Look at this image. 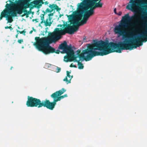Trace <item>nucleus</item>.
Returning <instances> with one entry per match:
<instances>
[{"instance_id": "1", "label": "nucleus", "mask_w": 147, "mask_h": 147, "mask_svg": "<svg viewBox=\"0 0 147 147\" xmlns=\"http://www.w3.org/2000/svg\"><path fill=\"white\" fill-rule=\"evenodd\" d=\"M135 20V22L132 25L134 26H138L140 24L144 28L147 26V23L142 22L138 18V16L135 14L131 17L128 13H127L122 18L120 23L116 25L114 28V31L116 34L118 35V36H123L124 40L123 42H120L118 44L119 49L117 51L121 52V51L125 50L133 49L143 45V42L147 41V30L144 33L141 34L140 37L131 40L130 38H133L134 35L131 32H126L125 29L127 27V22L128 21Z\"/></svg>"}, {"instance_id": "2", "label": "nucleus", "mask_w": 147, "mask_h": 147, "mask_svg": "<svg viewBox=\"0 0 147 147\" xmlns=\"http://www.w3.org/2000/svg\"><path fill=\"white\" fill-rule=\"evenodd\" d=\"M92 44H88L87 49L82 51L81 53L75 55L74 51L72 54L70 53L69 56H65L64 60L66 62H71L77 60L79 57L80 59H83L86 61L90 60L94 57L96 56L106 55L111 53L117 51L119 49L118 44L111 42L105 41L101 40L94 41Z\"/></svg>"}, {"instance_id": "3", "label": "nucleus", "mask_w": 147, "mask_h": 147, "mask_svg": "<svg viewBox=\"0 0 147 147\" xmlns=\"http://www.w3.org/2000/svg\"><path fill=\"white\" fill-rule=\"evenodd\" d=\"M64 98L63 95L54 97L52 98L53 99V102H51L47 99L41 101L39 99L28 96L26 105L28 107H37L38 108L43 106L50 110H53L54 108L56 102Z\"/></svg>"}, {"instance_id": "4", "label": "nucleus", "mask_w": 147, "mask_h": 147, "mask_svg": "<svg viewBox=\"0 0 147 147\" xmlns=\"http://www.w3.org/2000/svg\"><path fill=\"white\" fill-rule=\"evenodd\" d=\"M63 26V29L56 28L53 32L49 34L48 38L54 43L60 38L61 35H64L66 33L72 34L78 30V27L76 26H73L67 23L64 24Z\"/></svg>"}, {"instance_id": "5", "label": "nucleus", "mask_w": 147, "mask_h": 147, "mask_svg": "<svg viewBox=\"0 0 147 147\" xmlns=\"http://www.w3.org/2000/svg\"><path fill=\"white\" fill-rule=\"evenodd\" d=\"M35 39L36 42L34 45L39 51L46 55L55 52V49L49 45L50 44L53 42L48 37L40 38L39 37H36Z\"/></svg>"}, {"instance_id": "6", "label": "nucleus", "mask_w": 147, "mask_h": 147, "mask_svg": "<svg viewBox=\"0 0 147 147\" xmlns=\"http://www.w3.org/2000/svg\"><path fill=\"white\" fill-rule=\"evenodd\" d=\"M129 3L126 6L127 9L136 13H146L144 11L147 8V0H130Z\"/></svg>"}, {"instance_id": "7", "label": "nucleus", "mask_w": 147, "mask_h": 147, "mask_svg": "<svg viewBox=\"0 0 147 147\" xmlns=\"http://www.w3.org/2000/svg\"><path fill=\"white\" fill-rule=\"evenodd\" d=\"M59 49L63 50V53H66L67 55V56H69L70 53L72 54L73 50L72 49L71 46H68L65 41L59 45Z\"/></svg>"}, {"instance_id": "8", "label": "nucleus", "mask_w": 147, "mask_h": 147, "mask_svg": "<svg viewBox=\"0 0 147 147\" xmlns=\"http://www.w3.org/2000/svg\"><path fill=\"white\" fill-rule=\"evenodd\" d=\"M20 3L22 7H20L16 4V6H14L13 9L10 10L8 12L9 14H11V16L13 17H16L17 14H21L23 13V6L21 5V3Z\"/></svg>"}, {"instance_id": "9", "label": "nucleus", "mask_w": 147, "mask_h": 147, "mask_svg": "<svg viewBox=\"0 0 147 147\" xmlns=\"http://www.w3.org/2000/svg\"><path fill=\"white\" fill-rule=\"evenodd\" d=\"M31 0H19V2L21 3V5L23 6V12L24 14L22 16H28L29 14V12L26 9L27 8L29 7V2Z\"/></svg>"}, {"instance_id": "10", "label": "nucleus", "mask_w": 147, "mask_h": 147, "mask_svg": "<svg viewBox=\"0 0 147 147\" xmlns=\"http://www.w3.org/2000/svg\"><path fill=\"white\" fill-rule=\"evenodd\" d=\"M82 17V14H79L78 17L72 20L71 22V24H73L74 26H76L78 28V26L83 25L84 24H83V22H82L84 19V18L83 19L81 20Z\"/></svg>"}, {"instance_id": "11", "label": "nucleus", "mask_w": 147, "mask_h": 147, "mask_svg": "<svg viewBox=\"0 0 147 147\" xmlns=\"http://www.w3.org/2000/svg\"><path fill=\"white\" fill-rule=\"evenodd\" d=\"M66 91V90L64 88H62L61 90L57 91L53 93L51 95V98H53L54 97H56L57 96H60L65 92Z\"/></svg>"}, {"instance_id": "12", "label": "nucleus", "mask_w": 147, "mask_h": 147, "mask_svg": "<svg viewBox=\"0 0 147 147\" xmlns=\"http://www.w3.org/2000/svg\"><path fill=\"white\" fill-rule=\"evenodd\" d=\"M9 1L10 2L11 4H9L7 3L5 5V7L8 10V13L9 11L12 9H13V8L14 6H16V4H15L14 2H12L11 0H9Z\"/></svg>"}, {"instance_id": "13", "label": "nucleus", "mask_w": 147, "mask_h": 147, "mask_svg": "<svg viewBox=\"0 0 147 147\" xmlns=\"http://www.w3.org/2000/svg\"><path fill=\"white\" fill-rule=\"evenodd\" d=\"M70 72L68 71H67V76L63 80V81L66 82L67 84L71 83V80L73 77V76H71L70 75Z\"/></svg>"}, {"instance_id": "14", "label": "nucleus", "mask_w": 147, "mask_h": 147, "mask_svg": "<svg viewBox=\"0 0 147 147\" xmlns=\"http://www.w3.org/2000/svg\"><path fill=\"white\" fill-rule=\"evenodd\" d=\"M44 15L43 14H42L41 16V20L42 21L40 22V23L42 24L43 22L44 23L45 26H51V24H52V22H48V20L47 19H46V21L45 20L44 21Z\"/></svg>"}, {"instance_id": "15", "label": "nucleus", "mask_w": 147, "mask_h": 147, "mask_svg": "<svg viewBox=\"0 0 147 147\" xmlns=\"http://www.w3.org/2000/svg\"><path fill=\"white\" fill-rule=\"evenodd\" d=\"M80 60H76L74 61L78 63V68L79 69H82L84 68V66L82 63L81 62H80Z\"/></svg>"}, {"instance_id": "16", "label": "nucleus", "mask_w": 147, "mask_h": 147, "mask_svg": "<svg viewBox=\"0 0 147 147\" xmlns=\"http://www.w3.org/2000/svg\"><path fill=\"white\" fill-rule=\"evenodd\" d=\"M100 0L98 2L94 3V4L97 7H102V4L100 2Z\"/></svg>"}, {"instance_id": "17", "label": "nucleus", "mask_w": 147, "mask_h": 147, "mask_svg": "<svg viewBox=\"0 0 147 147\" xmlns=\"http://www.w3.org/2000/svg\"><path fill=\"white\" fill-rule=\"evenodd\" d=\"M9 16H8V22L9 23H11L13 21V20L12 18V17L13 16H11V14H9Z\"/></svg>"}, {"instance_id": "18", "label": "nucleus", "mask_w": 147, "mask_h": 147, "mask_svg": "<svg viewBox=\"0 0 147 147\" xmlns=\"http://www.w3.org/2000/svg\"><path fill=\"white\" fill-rule=\"evenodd\" d=\"M17 32H19L20 34H23L24 35H25V33L26 32L25 29H24L23 31H20L17 30H16Z\"/></svg>"}, {"instance_id": "19", "label": "nucleus", "mask_w": 147, "mask_h": 147, "mask_svg": "<svg viewBox=\"0 0 147 147\" xmlns=\"http://www.w3.org/2000/svg\"><path fill=\"white\" fill-rule=\"evenodd\" d=\"M56 4H53L52 5L50 4L49 7L51 9V10H53V11L55 9V5Z\"/></svg>"}, {"instance_id": "20", "label": "nucleus", "mask_w": 147, "mask_h": 147, "mask_svg": "<svg viewBox=\"0 0 147 147\" xmlns=\"http://www.w3.org/2000/svg\"><path fill=\"white\" fill-rule=\"evenodd\" d=\"M99 0H85V1H89V2H92L94 3H96Z\"/></svg>"}, {"instance_id": "21", "label": "nucleus", "mask_w": 147, "mask_h": 147, "mask_svg": "<svg viewBox=\"0 0 147 147\" xmlns=\"http://www.w3.org/2000/svg\"><path fill=\"white\" fill-rule=\"evenodd\" d=\"M61 8H59V7L56 4L55 5V9H56L57 11H59L61 10Z\"/></svg>"}, {"instance_id": "22", "label": "nucleus", "mask_w": 147, "mask_h": 147, "mask_svg": "<svg viewBox=\"0 0 147 147\" xmlns=\"http://www.w3.org/2000/svg\"><path fill=\"white\" fill-rule=\"evenodd\" d=\"M31 3H33L34 4L37 5L38 3V2L37 1H35L33 2H31Z\"/></svg>"}, {"instance_id": "23", "label": "nucleus", "mask_w": 147, "mask_h": 147, "mask_svg": "<svg viewBox=\"0 0 147 147\" xmlns=\"http://www.w3.org/2000/svg\"><path fill=\"white\" fill-rule=\"evenodd\" d=\"M5 29H9L11 30L13 29V28L11 26H6L5 27Z\"/></svg>"}, {"instance_id": "24", "label": "nucleus", "mask_w": 147, "mask_h": 147, "mask_svg": "<svg viewBox=\"0 0 147 147\" xmlns=\"http://www.w3.org/2000/svg\"><path fill=\"white\" fill-rule=\"evenodd\" d=\"M53 11V10L49 9V8H47L46 10L48 13H51Z\"/></svg>"}, {"instance_id": "25", "label": "nucleus", "mask_w": 147, "mask_h": 147, "mask_svg": "<svg viewBox=\"0 0 147 147\" xmlns=\"http://www.w3.org/2000/svg\"><path fill=\"white\" fill-rule=\"evenodd\" d=\"M57 71H56V72L57 73H59L60 71L61 70V68L58 67H57Z\"/></svg>"}, {"instance_id": "26", "label": "nucleus", "mask_w": 147, "mask_h": 147, "mask_svg": "<svg viewBox=\"0 0 147 147\" xmlns=\"http://www.w3.org/2000/svg\"><path fill=\"white\" fill-rule=\"evenodd\" d=\"M70 67H74L75 68H76L77 66L76 65L73 64V63H71L70 64L69 66Z\"/></svg>"}, {"instance_id": "27", "label": "nucleus", "mask_w": 147, "mask_h": 147, "mask_svg": "<svg viewBox=\"0 0 147 147\" xmlns=\"http://www.w3.org/2000/svg\"><path fill=\"white\" fill-rule=\"evenodd\" d=\"M6 13L5 12H2L1 13V16L3 17H4L5 16Z\"/></svg>"}, {"instance_id": "28", "label": "nucleus", "mask_w": 147, "mask_h": 147, "mask_svg": "<svg viewBox=\"0 0 147 147\" xmlns=\"http://www.w3.org/2000/svg\"><path fill=\"white\" fill-rule=\"evenodd\" d=\"M77 52V54L76 55H78L79 54H80L81 53V50H78L76 51Z\"/></svg>"}, {"instance_id": "29", "label": "nucleus", "mask_w": 147, "mask_h": 147, "mask_svg": "<svg viewBox=\"0 0 147 147\" xmlns=\"http://www.w3.org/2000/svg\"><path fill=\"white\" fill-rule=\"evenodd\" d=\"M18 41L19 43L21 44L22 43V42H23V39H20L18 40Z\"/></svg>"}, {"instance_id": "30", "label": "nucleus", "mask_w": 147, "mask_h": 147, "mask_svg": "<svg viewBox=\"0 0 147 147\" xmlns=\"http://www.w3.org/2000/svg\"><path fill=\"white\" fill-rule=\"evenodd\" d=\"M122 12L121 11H119L118 13H117L116 14L118 16H120L122 14Z\"/></svg>"}, {"instance_id": "31", "label": "nucleus", "mask_w": 147, "mask_h": 147, "mask_svg": "<svg viewBox=\"0 0 147 147\" xmlns=\"http://www.w3.org/2000/svg\"><path fill=\"white\" fill-rule=\"evenodd\" d=\"M114 13L116 14L117 13L116 12V8H115L114 9Z\"/></svg>"}, {"instance_id": "32", "label": "nucleus", "mask_w": 147, "mask_h": 147, "mask_svg": "<svg viewBox=\"0 0 147 147\" xmlns=\"http://www.w3.org/2000/svg\"><path fill=\"white\" fill-rule=\"evenodd\" d=\"M59 51H60L59 50H57L56 51H55V52L54 53H55L57 54H59Z\"/></svg>"}, {"instance_id": "33", "label": "nucleus", "mask_w": 147, "mask_h": 147, "mask_svg": "<svg viewBox=\"0 0 147 147\" xmlns=\"http://www.w3.org/2000/svg\"><path fill=\"white\" fill-rule=\"evenodd\" d=\"M49 20V22L48 21V22H51V18H50V17H49V19H48Z\"/></svg>"}, {"instance_id": "34", "label": "nucleus", "mask_w": 147, "mask_h": 147, "mask_svg": "<svg viewBox=\"0 0 147 147\" xmlns=\"http://www.w3.org/2000/svg\"><path fill=\"white\" fill-rule=\"evenodd\" d=\"M53 13H50L49 15V16H53Z\"/></svg>"}, {"instance_id": "35", "label": "nucleus", "mask_w": 147, "mask_h": 147, "mask_svg": "<svg viewBox=\"0 0 147 147\" xmlns=\"http://www.w3.org/2000/svg\"><path fill=\"white\" fill-rule=\"evenodd\" d=\"M63 96H64V97H67V94H65L63 95Z\"/></svg>"}, {"instance_id": "36", "label": "nucleus", "mask_w": 147, "mask_h": 147, "mask_svg": "<svg viewBox=\"0 0 147 147\" xmlns=\"http://www.w3.org/2000/svg\"><path fill=\"white\" fill-rule=\"evenodd\" d=\"M67 16L68 17H70L71 18H72V16L71 15H67Z\"/></svg>"}, {"instance_id": "37", "label": "nucleus", "mask_w": 147, "mask_h": 147, "mask_svg": "<svg viewBox=\"0 0 147 147\" xmlns=\"http://www.w3.org/2000/svg\"><path fill=\"white\" fill-rule=\"evenodd\" d=\"M32 32H33V30H31V31L30 32H29V33H30V34H31L32 33Z\"/></svg>"}, {"instance_id": "38", "label": "nucleus", "mask_w": 147, "mask_h": 147, "mask_svg": "<svg viewBox=\"0 0 147 147\" xmlns=\"http://www.w3.org/2000/svg\"><path fill=\"white\" fill-rule=\"evenodd\" d=\"M18 33L16 36V38H17L18 37Z\"/></svg>"}, {"instance_id": "39", "label": "nucleus", "mask_w": 147, "mask_h": 147, "mask_svg": "<svg viewBox=\"0 0 147 147\" xmlns=\"http://www.w3.org/2000/svg\"><path fill=\"white\" fill-rule=\"evenodd\" d=\"M63 16V15H61V14H60L59 15V18H61L62 16Z\"/></svg>"}, {"instance_id": "40", "label": "nucleus", "mask_w": 147, "mask_h": 147, "mask_svg": "<svg viewBox=\"0 0 147 147\" xmlns=\"http://www.w3.org/2000/svg\"><path fill=\"white\" fill-rule=\"evenodd\" d=\"M3 17L2 16H1L0 17V20L2 19V18Z\"/></svg>"}, {"instance_id": "41", "label": "nucleus", "mask_w": 147, "mask_h": 147, "mask_svg": "<svg viewBox=\"0 0 147 147\" xmlns=\"http://www.w3.org/2000/svg\"><path fill=\"white\" fill-rule=\"evenodd\" d=\"M141 17H142V19H144V16H142Z\"/></svg>"}, {"instance_id": "42", "label": "nucleus", "mask_w": 147, "mask_h": 147, "mask_svg": "<svg viewBox=\"0 0 147 147\" xmlns=\"http://www.w3.org/2000/svg\"><path fill=\"white\" fill-rule=\"evenodd\" d=\"M48 3L47 2V1H46L45 2V4H47Z\"/></svg>"}, {"instance_id": "43", "label": "nucleus", "mask_w": 147, "mask_h": 147, "mask_svg": "<svg viewBox=\"0 0 147 147\" xmlns=\"http://www.w3.org/2000/svg\"><path fill=\"white\" fill-rule=\"evenodd\" d=\"M13 68V67H11V68L10 69H11H11H12V68Z\"/></svg>"}, {"instance_id": "44", "label": "nucleus", "mask_w": 147, "mask_h": 147, "mask_svg": "<svg viewBox=\"0 0 147 147\" xmlns=\"http://www.w3.org/2000/svg\"><path fill=\"white\" fill-rule=\"evenodd\" d=\"M18 28H20V27H19V26L18 27Z\"/></svg>"}, {"instance_id": "45", "label": "nucleus", "mask_w": 147, "mask_h": 147, "mask_svg": "<svg viewBox=\"0 0 147 147\" xmlns=\"http://www.w3.org/2000/svg\"><path fill=\"white\" fill-rule=\"evenodd\" d=\"M42 35H43V36H44L45 35V34H42Z\"/></svg>"}, {"instance_id": "46", "label": "nucleus", "mask_w": 147, "mask_h": 147, "mask_svg": "<svg viewBox=\"0 0 147 147\" xmlns=\"http://www.w3.org/2000/svg\"><path fill=\"white\" fill-rule=\"evenodd\" d=\"M34 30V31H35V29Z\"/></svg>"}, {"instance_id": "47", "label": "nucleus", "mask_w": 147, "mask_h": 147, "mask_svg": "<svg viewBox=\"0 0 147 147\" xmlns=\"http://www.w3.org/2000/svg\"><path fill=\"white\" fill-rule=\"evenodd\" d=\"M59 0H57V1H59Z\"/></svg>"}]
</instances>
